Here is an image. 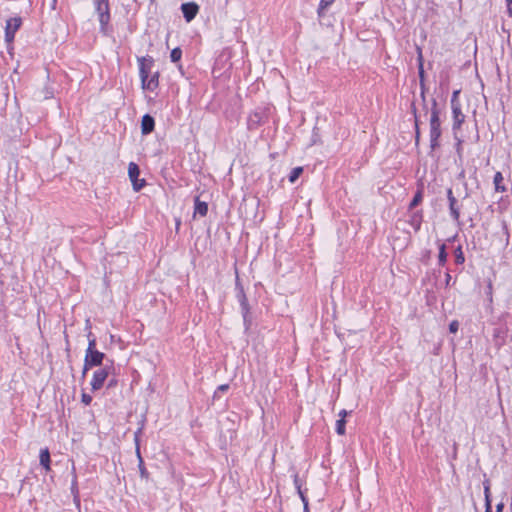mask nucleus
Listing matches in <instances>:
<instances>
[{
	"label": "nucleus",
	"mask_w": 512,
	"mask_h": 512,
	"mask_svg": "<svg viewBox=\"0 0 512 512\" xmlns=\"http://www.w3.org/2000/svg\"><path fill=\"white\" fill-rule=\"evenodd\" d=\"M108 375L109 369L107 367L95 371L91 380L92 390H99L103 386Z\"/></svg>",
	"instance_id": "nucleus-5"
},
{
	"label": "nucleus",
	"mask_w": 512,
	"mask_h": 512,
	"mask_svg": "<svg viewBox=\"0 0 512 512\" xmlns=\"http://www.w3.org/2000/svg\"><path fill=\"white\" fill-rule=\"evenodd\" d=\"M171 60L173 62H177L181 59V56H182V52L179 48H174L172 51H171Z\"/></svg>",
	"instance_id": "nucleus-17"
},
{
	"label": "nucleus",
	"mask_w": 512,
	"mask_h": 512,
	"mask_svg": "<svg viewBox=\"0 0 512 512\" xmlns=\"http://www.w3.org/2000/svg\"><path fill=\"white\" fill-rule=\"evenodd\" d=\"M422 222V215L420 213H415L411 217V223L416 231L420 229Z\"/></svg>",
	"instance_id": "nucleus-13"
},
{
	"label": "nucleus",
	"mask_w": 512,
	"mask_h": 512,
	"mask_svg": "<svg viewBox=\"0 0 512 512\" xmlns=\"http://www.w3.org/2000/svg\"><path fill=\"white\" fill-rule=\"evenodd\" d=\"M464 260H465V259H464V255H463V253H462L461 249L459 248V249H458V253H457V255H456V262L461 264V263H463V262H464Z\"/></svg>",
	"instance_id": "nucleus-25"
},
{
	"label": "nucleus",
	"mask_w": 512,
	"mask_h": 512,
	"mask_svg": "<svg viewBox=\"0 0 512 512\" xmlns=\"http://www.w3.org/2000/svg\"><path fill=\"white\" fill-rule=\"evenodd\" d=\"M336 431L339 435L345 434V420L339 419L336 423Z\"/></svg>",
	"instance_id": "nucleus-16"
},
{
	"label": "nucleus",
	"mask_w": 512,
	"mask_h": 512,
	"mask_svg": "<svg viewBox=\"0 0 512 512\" xmlns=\"http://www.w3.org/2000/svg\"><path fill=\"white\" fill-rule=\"evenodd\" d=\"M346 416H347V411H346V410H341V411L339 412V417H340V419L345 420V417H346Z\"/></svg>",
	"instance_id": "nucleus-30"
},
{
	"label": "nucleus",
	"mask_w": 512,
	"mask_h": 512,
	"mask_svg": "<svg viewBox=\"0 0 512 512\" xmlns=\"http://www.w3.org/2000/svg\"><path fill=\"white\" fill-rule=\"evenodd\" d=\"M447 259V253L445 251V245H441L440 246V251H439V260L441 263H444Z\"/></svg>",
	"instance_id": "nucleus-19"
},
{
	"label": "nucleus",
	"mask_w": 512,
	"mask_h": 512,
	"mask_svg": "<svg viewBox=\"0 0 512 512\" xmlns=\"http://www.w3.org/2000/svg\"><path fill=\"white\" fill-rule=\"evenodd\" d=\"M303 169L301 167H296L292 170L289 180L291 183L295 182L296 179L301 175Z\"/></svg>",
	"instance_id": "nucleus-15"
},
{
	"label": "nucleus",
	"mask_w": 512,
	"mask_h": 512,
	"mask_svg": "<svg viewBox=\"0 0 512 512\" xmlns=\"http://www.w3.org/2000/svg\"><path fill=\"white\" fill-rule=\"evenodd\" d=\"M486 495H490V493H489V487H488V486H487V487H485V496H486Z\"/></svg>",
	"instance_id": "nucleus-33"
},
{
	"label": "nucleus",
	"mask_w": 512,
	"mask_h": 512,
	"mask_svg": "<svg viewBox=\"0 0 512 512\" xmlns=\"http://www.w3.org/2000/svg\"><path fill=\"white\" fill-rule=\"evenodd\" d=\"M419 76L421 79L424 77V70H423V62H422V55L419 53Z\"/></svg>",
	"instance_id": "nucleus-22"
},
{
	"label": "nucleus",
	"mask_w": 512,
	"mask_h": 512,
	"mask_svg": "<svg viewBox=\"0 0 512 512\" xmlns=\"http://www.w3.org/2000/svg\"><path fill=\"white\" fill-rule=\"evenodd\" d=\"M138 62L142 88L144 90L154 91L158 87L159 81L158 73H154L150 76L153 59L151 57H141L138 59Z\"/></svg>",
	"instance_id": "nucleus-1"
},
{
	"label": "nucleus",
	"mask_w": 512,
	"mask_h": 512,
	"mask_svg": "<svg viewBox=\"0 0 512 512\" xmlns=\"http://www.w3.org/2000/svg\"><path fill=\"white\" fill-rule=\"evenodd\" d=\"M208 212V205L206 202L200 201L198 198L195 200L194 216L199 214L205 216Z\"/></svg>",
	"instance_id": "nucleus-10"
},
{
	"label": "nucleus",
	"mask_w": 512,
	"mask_h": 512,
	"mask_svg": "<svg viewBox=\"0 0 512 512\" xmlns=\"http://www.w3.org/2000/svg\"><path fill=\"white\" fill-rule=\"evenodd\" d=\"M509 15L512 16V0H506Z\"/></svg>",
	"instance_id": "nucleus-29"
},
{
	"label": "nucleus",
	"mask_w": 512,
	"mask_h": 512,
	"mask_svg": "<svg viewBox=\"0 0 512 512\" xmlns=\"http://www.w3.org/2000/svg\"><path fill=\"white\" fill-rule=\"evenodd\" d=\"M128 176L135 191L141 190L146 185L145 179L139 177L140 170L134 162H130L128 165Z\"/></svg>",
	"instance_id": "nucleus-2"
},
{
	"label": "nucleus",
	"mask_w": 512,
	"mask_h": 512,
	"mask_svg": "<svg viewBox=\"0 0 512 512\" xmlns=\"http://www.w3.org/2000/svg\"><path fill=\"white\" fill-rule=\"evenodd\" d=\"M95 350V340H91L88 345L87 352H93Z\"/></svg>",
	"instance_id": "nucleus-27"
},
{
	"label": "nucleus",
	"mask_w": 512,
	"mask_h": 512,
	"mask_svg": "<svg viewBox=\"0 0 512 512\" xmlns=\"http://www.w3.org/2000/svg\"><path fill=\"white\" fill-rule=\"evenodd\" d=\"M182 13L187 22H190L195 18L199 11V6L194 2L184 3L181 6Z\"/></svg>",
	"instance_id": "nucleus-6"
},
{
	"label": "nucleus",
	"mask_w": 512,
	"mask_h": 512,
	"mask_svg": "<svg viewBox=\"0 0 512 512\" xmlns=\"http://www.w3.org/2000/svg\"><path fill=\"white\" fill-rule=\"evenodd\" d=\"M20 25H21V19L20 18H11V19L7 20V23H6V40L8 42L13 40L14 34L18 30Z\"/></svg>",
	"instance_id": "nucleus-7"
},
{
	"label": "nucleus",
	"mask_w": 512,
	"mask_h": 512,
	"mask_svg": "<svg viewBox=\"0 0 512 512\" xmlns=\"http://www.w3.org/2000/svg\"><path fill=\"white\" fill-rule=\"evenodd\" d=\"M485 507H486L485 511H492L490 495L485 496Z\"/></svg>",
	"instance_id": "nucleus-24"
},
{
	"label": "nucleus",
	"mask_w": 512,
	"mask_h": 512,
	"mask_svg": "<svg viewBox=\"0 0 512 512\" xmlns=\"http://www.w3.org/2000/svg\"><path fill=\"white\" fill-rule=\"evenodd\" d=\"M458 328H459L458 321H452L449 325V330L451 333H456L458 331Z\"/></svg>",
	"instance_id": "nucleus-21"
},
{
	"label": "nucleus",
	"mask_w": 512,
	"mask_h": 512,
	"mask_svg": "<svg viewBox=\"0 0 512 512\" xmlns=\"http://www.w3.org/2000/svg\"><path fill=\"white\" fill-rule=\"evenodd\" d=\"M448 197H449V201H450V208H451L452 214H453L454 218L457 219L459 217V213L457 210L454 209L456 200H455L454 196L452 195L451 190L448 191Z\"/></svg>",
	"instance_id": "nucleus-14"
},
{
	"label": "nucleus",
	"mask_w": 512,
	"mask_h": 512,
	"mask_svg": "<svg viewBox=\"0 0 512 512\" xmlns=\"http://www.w3.org/2000/svg\"><path fill=\"white\" fill-rule=\"evenodd\" d=\"M94 2L99 13V21L102 26H105L110 19L108 0H94Z\"/></svg>",
	"instance_id": "nucleus-3"
},
{
	"label": "nucleus",
	"mask_w": 512,
	"mask_h": 512,
	"mask_svg": "<svg viewBox=\"0 0 512 512\" xmlns=\"http://www.w3.org/2000/svg\"><path fill=\"white\" fill-rule=\"evenodd\" d=\"M40 463L46 471L50 470V453L48 449H42L40 451Z\"/></svg>",
	"instance_id": "nucleus-11"
},
{
	"label": "nucleus",
	"mask_w": 512,
	"mask_h": 512,
	"mask_svg": "<svg viewBox=\"0 0 512 512\" xmlns=\"http://www.w3.org/2000/svg\"><path fill=\"white\" fill-rule=\"evenodd\" d=\"M297 489H298V494L304 504V510L307 511L308 510V502H307V499L305 497V495L303 494L302 490H301V487L300 485H297Z\"/></svg>",
	"instance_id": "nucleus-18"
},
{
	"label": "nucleus",
	"mask_w": 512,
	"mask_h": 512,
	"mask_svg": "<svg viewBox=\"0 0 512 512\" xmlns=\"http://www.w3.org/2000/svg\"><path fill=\"white\" fill-rule=\"evenodd\" d=\"M92 401V397L86 393H83L82 394V402L85 404V405H89Z\"/></svg>",
	"instance_id": "nucleus-23"
},
{
	"label": "nucleus",
	"mask_w": 512,
	"mask_h": 512,
	"mask_svg": "<svg viewBox=\"0 0 512 512\" xmlns=\"http://www.w3.org/2000/svg\"><path fill=\"white\" fill-rule=\"evenodd\" d=\"M504 178L500 172H497L494 176L495 191L503 193L506 191V187L502 184Z\"/></svg>",
	"instance_id": "nucleus-12"
},
{
	"label": "nucleus",
	"mask_w": 512,
	"mask_h": 512,
	"mask_svg": "<svg viewBox=\"0 0 512 512\" xmlns=\"http://www.w3.org/2000/svg\"><path fill=\"white\" fill-rule=\"evenodd\" d=\"M455 126L460 127L464 122L465 116L461 111L460 103L451 104Z\"/></svg>",
	"instance_id": "nucleus-9"
},
{
	"label": "nucleus",
	"mask_w": 512,
	"mask_h": 512,
	"mask_svg": "<svg viewBox=\"0 0 512 512\" xmlns=\"http://www.w3.org/2000/svg\"><path fill=\"white\" fill-rule=\"evenodd\" d=\"M459 93H460L459 90H456V91L453 92L452 99H451V104L459 103V101H458Z\"/></svg>",
	"instance_id": "nucleus-26"
},
{
	"label": "nucleus",
	"mask_w": 512,
	"mask_h": 512,
	"mask_svg": "<svg viewBox=\"0 0 512 512\" xmlns=\"http://www.w3.org/2000/svg\"><path fill=\"white\" fill-rule=\"evenodd\" d=\"M436 121H437V115L434 114L432 117V124H434Z\"/></svg>",
	"instance_id": "nucleus-32"
},
{
	"label": "nucleus",
	"mask_w": 512,
	"mask_h": 512,
	"mask_svg": "<svg viewBox=\"0 0 512 512\" xmlns=\"http://www.w3.org/2000/svg\"><path fill=\"white\" fill-rule=\"evenodd\" d=\"M334 0H321V8H326L330 4H332Z\"/></svg>",
	"instance_id": "nucleus-28"
},
{
	"label": "nucleus",
	"mask_w": 512,
	"mask_h": 512,
	"mask_svg": "<svg viewBox=\"0 0 512 512\" xmlns=\"http://www.w3.org/2000/svg\"><path fill=\"white\" fill-rule=\"evenodd\" d=\"M503 507H504L503 503L498 504L497 505V512H502Z\"/></svg>",
	"instance_id": "nucleus-31"
},
{
	"label": "nucleus",
	"mask_w": 512,
	"mask_h": 512,
	"mask_svg": "<svg viewBox=\"0 0 512 512\" xmlns=\"http://www.w3.org/2000/svg\"><path fill=\"white\" fill-rule=\"evenodd\" d=\"M154 127H155V121H154L153 117H151L148 114L144 115L141 120L142 134L147 135V134L151 133L154 130Z\"/></svg>",
	"instance_id": "nucleus-8"
},
{
	"label": "nucleus",
	"mask_w": 512,
	"mask_h": 512,
	"mask_svg": "<svg viewBox=\"0 0 512 512\" xmlns=\"http://www.w3.org/2000/svg\"><path fill=\"white\" fill-rule=\"evenodd\" d=\"M422 201V196L420 193H417L413 200L411 201L410 203V208H414L415 206H417L420 202Z\"/></svg>",
	"instance_id": "nucleus-20"
},
{
	"label": "nucleus",
	"mask_w": 512,
	"mask_h": 512,
	"mask_svg": "<svg viewBox=\"0 0 512 512\" xmlns=\"http://www.w3.org/2000/svg\"><path fill=\"white\" fill-rule=\"evenodd\" d=\"M104 358V354L99 351L86 352L85 355V364H84V372L90 369L93 366H98L102 363Z\"/></svg>",
	"instance_id": "nucleus-4"
},
{
	"label": "nucleus",
	"mask_w": 512,
	"mask_h": 512,
	"mask_svg": "<svg viewBox=\"0 0 512 512\" xmlns=\"http://www.w3.org/2000/svg\"><path fill=\"white\" fill-rule=\"evenodd\" d=\"M485 512H492V511H485Z\"/></svg>",
	"instance_id": "nucleus-34"
}]
</instances>
